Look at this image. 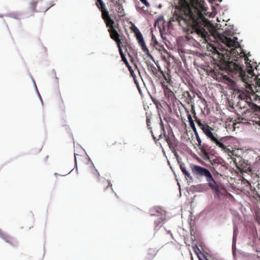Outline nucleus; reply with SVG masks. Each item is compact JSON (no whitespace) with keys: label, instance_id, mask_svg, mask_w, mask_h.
<instances>
[{"label":"nucleus","instance_id":"nucleus-31","mask_svg":"<svg viewBox=\"0 0 260 260\" xmlns=\"http://www.w3.org/2000/svg\"><path fill=\"white\" fill-rule=\"evenodd\" d=\"M143 4H144L146 6L149 5V3L147 1V0H140Z\"/></svg>","mask_w":260,"mask_h":260},{"label":"nucleus","instance_id":"nucleus-27","mask_svg":"<svg viewBox=\"0 0 260 260\" xmlns=\"http://www.w3.org/2000/svg\"><path fill=\"white\" fill-rule=\"evenodd\" d=\"M187 118H188L189 123L193 122V120H192V117H191V115L190 114V113H189V111H187Z\"/></svg>","mask_w":260,"mask_h":260},{"label":"nucleus","instance_id":"nucleus-20","mask_svg":"<svg viewBox=\"0 0 260 260\" xmlns=\"http://www.w3.org/2000/svg\"><path fill=\"white\" fill-rule=\"evenodd\" d=\"M129 72H130V74L131 75V76L133 77V79L134 80V82L135 83V84H136L137 85H138V82H137V80H136V76L134 73V71H133V70L132 69V67H129V69H128Z\"/></svg>","mask_w":260,"mask_h":260},{"label":"nucleus","instance_id":"nucleus-8","mask_svg":"<svg viewBox=\"0 0 260 260\" xmlns=\"http://www.w3.org/2000/svg\"><path fill=\"white\" fill-rule=\"evenodd\" d=\"M50 6L42 0H29L28 11L30 13H44L47 11Z\"/></svg>","mask_w":260,"mask_h":260},{"label":"nucleus","instance_id":"nucleus-14","mask_svg":"<svg viewBox=\"0 0 260 260\" xmlns=\"http://www.w3.org/2000/svg\"><path fill=\"white\" fill-rule=\"evenodd\" d=\"M199 149L207 158H209V154H213L212 153V150L211 149V147L207 144H203Z\"/></svg>","mask_w":260,"mask_h":260},{"label":"nucleus","instance_id":"nucleus-17","mask_svg":"<svg viewBox=\"0 0 260 260\" xmlns=\"http://www.w3.org/2000/svg\"><path fill=\"white\" fill-rule=\"evenodd\" d=\"M180 168L183 174L185 175V178L187 179H192V177L190 176V173L186 170L185 165L184 164H180Z\"/></svg>","mask_w":260,"mask_h":260},{"label":"nucleus","instance_id":"nucleus-35","mask_svg":"<svg viewBox=\"0 0 260 260\" xmlns=\"http://www.w3.org/2000/svg\"><path fill=\"white\" fill-rule=\"evenodd\" d=\"M5 233L3 232L2 230L0 229V237L1 238L2 236L4 235Z\"/></svg>","mask_w":260,"mask_h":260},{"label":"nucleus","instance_id":"nucleus-15","mask_svg":"<svg viewBox=\"0 0 260 260\" xmlns=\"http://www.w3.org/2000/svg\"><path fill=\"white\" fill-rule=\"evenodd\" d=\"M1 238L11 246H15L16 245V241L15 240L13 237H11L5 233L2 236Z\"/></svg>","mask_w":260,"mask_h":260},{"label":"nucleus","instance_id":"nucleus-42","mask_svg":"<svg viewBox=\"0 0 260 260\" xmlns=\"http://www.w3.org/2000/svg\"><path fill=\"white\" fill-rule=\"evenodd\" d=\"M201 260V259H200Z\"/></svg>","mask_w":260,"mask_h":260},{"label":"nucleus","instance_id":"nucleus-7","mask_svg":"<svg viewBox=\"0 0 260 260\" xmlns=\"http://www.w3.org/2000/svg\"><path fill=\"white\" fill-rule=\"evenodd\" d=\"M206 181L208 186L215 193V198L220 199L221 197L225 193L224 187L220 183L215 181L212 175L207 178Z\"/></svg>","mask_w":260,"mask_h":260},{"label":"nucleus","instance_id":"nucleus-30","mask_svg":"<svg viewBox=\"0 0 260 260\" xmlns=\"http://www.w3.org/2000/svg\"><path fill=\"white\" fill-rule=\"evenodd\" d=\"M192 111H193V113H194V116H193V117H194V119H195V121H197V120H200V121H201V122L202 123H203V122H202V121H201V120H200V119H198V118H197V117L196 116V113H195V111H194V109H192ZM197 123L198 124V123ZM203 123H205V122H203Z\"/></svg>","mask_w":260,"mask_h":260},{"label":"nucleus","instance_id":"nucleus-2","mask_svg":"<svg viewBox=\"0 0 260 260\" xmlns=\"http://www.w3.org/2000/svg\"><path fill=\"white\" fill-rule=\"evenodd\" d=\"M215 37H217L220 42L231 48L229 53L226 54V58L222 56L221 63L215 66L213 69L210 68L207 70L208 74L219 82H230L229 77L230 72L238 75L244 80L245 71L242 66L238 62L237 58L245 57V54L241 48L238 38L227 32L223 34L216 33Z\"/></svg>","mask_w":260,"mask_h":260},{"label":"nucleus","instance_id":"nucleus-33","mask_svg":"<svg viewBox=\"0 0 260 260\" xmlns=\"http://www.w3.org/2000/svg\"><path fill=\"white\" fill-rule=\"evenodd\" d=\"M124 63L125 64V65L126 66V67H127V68H128V69H129V67H132L129 65V63H128V61H126L125 62H124Z\"/></svg>","mask_w":260,"mask_h":260},{"label":"nucleus","instance_id":"nucleus-24","mask_svg":"<svg viewBox=\"0 0 260 260\" xmlns=\"http://www.w3.org/2000/svg\"><path fill=\"white\" fill-rule=\"evenodd\" d=\"M111 2L113 4V6L115 8L118 7L119 6L122 5L120 3V0H110Z\"/></svg>","mask_w":260,"mask_h":260},{"label":"nucleus","instance_id":"nucleus-36","mask_svg":"<svg viewBox=\"0 0 260 260\" xmlns=\"http://www.w3.org/2000/svg\"><path fill=\"white\" fill-rule=\"evenodd\" d=\"M194 135H195V136H196V138H198V137H200V136H199V134H198V132H194Z\"/></svg>","mask_w":260,"mask_h":260},{"label":"nucleus","instance_id":"nucleus-25","mask_svg":"<svg viewBox=\"0 0 260 260\" xmlns=\"http://www.w3.org/2000/svg\"><path fill=\"white\" fill-rule=\"evenodd\" d=\"M237 227L234 228V234H233V244L235 243L236 239H237Z\"/></svg>","mask_w":260,"mask_h":260},{"label":"nucleus","instance_id":"nucleus-9","mask_svg":"<svg viewBox=\"0 0 260 260\" xmlns=\"http://www.w3.org/2000/svg\"><path fill=\"white\" fill-rule=\"evenodd\" d=\"M108 32H109L110 36L112 40H113L114 41H115L117 45V47L118 48L119 52L120 55L121 56L122 60L124 62H125L127 60L124 53H123V51L121 49V46L122 47H125V45H124L123 44V43L121 42V41L120 39V35H119L118 31L117 30V29L116 28V29H114Z\"/></svg>","mask_w":260,"mask_h":260},{"label":"nucleus","instance_id":"nucleus-40","mask_svg":"<svg viewBox=\"0 0 260 260\" xmlns=\"http://www.w3.org/2000/svg\"><path fill=\"white\" fill-rule=\"evenodd\" d=\"M236 106H237V107H239L240 108H242L241 106L240 105V102H238V105H236Z\"/></svg>","mask_w":260,"mask_h":260},{"label":"nucleus","instance_id":"nucleus-10","mask_svg":"<svg viewBox=\"0 0 260 260\" xmlns=\"http://www.w3.org/2000/svg\"><path fill=\"white\" fill-rule=\"evenodd\" d=\"M192 173L197 177H205L207 180L212 174L207 169L200 166L190 164Z\"/></svg>","mask_w":260,"mask_h":260},{"label":"nucleus","instance_id":"nucleus-38","mask_svg":"<svg viewBox=\"0 0 260 260\" xmlns=\"http://www.w3.org/2000/svg\"><path fill=\"white\" fill-rule=\"evenodd\" d=\"M95 173H96L95 175L97 176V177H99V176H100V174H99V173L97 171V170H95Z\"/></svg>","mask_w":260,"mask_h":260},{"label":"nucleus","instance_id":"nucleus-6","mask_svg":"<svg viewBox=\"0 0 260 260\" xmlns=\"http://www.w3.org/2000/svg\"><path fill=\"white\" fill-rule=\"evenodd\" d=\"M95 5L102 12V17L106 23V26L108 27V31L116 29L115 21L111 19L109 11L106 8V6L102 0H96Z\"/></svg>","mask_w":260,"mask_h":260},{"label":"nucleus","instance_id":"nucleus-19","mask_svg":"<svg viewBox=\"0 0 260 260\" xmlns=\"http://www.w3.org/2000/svg\"><path fill=\"white\" fill-rule=\"evenodd\" d=\"M164 221V219L162 217H159L157 220L155 221V230H157V228L161 226V224Z\"/></svg>","mask_w":260,"mask_h":260},{"label":"nucleus","instance_id":"nucleus-1","mask_svg":"<svg viewBox=\"0 0 260 260\" xmlns=\"http://www.w3.org/2000/svg\"><path fill=\"white\" fill-rule=\"evenodd\" d=\"M203 4L201 0H180L170 22L177 21L188 35L195 33L206 40L209 35L204 27L211 23L203 13L206 11Z\"/></svg>","mask_w":260,"mask_h":260},{"label":"nucleus","instance_id":"nucleus-18","mask_svg":"<svg viewBox=\"0 0 260 260\" xmlns=\"http://www.w3.org/2000/svg\"><path fill=\"white\" fill-rule=\"evenodd\" d=\"M159 71L164 79L166 81L167 83L169 84H172L173 83V81H172L171 75L169 74H166L162 71L160 70Z\"/></svg>","mask_w":260,"mask_h":260},{"label":"nucleus","instance_id":"nucleus-34","mask_svg":"<svg viewBox=\"0 0 260 260\" xmlns=\"http://www.w3.org/2000/svg\"><path fill=\"white\" fill-rule=\"evenodd\" d=\"M189 125L190 126V127L192 128V127H194L195 126L194 125V122H190L189 123Z\"/></svg>","mask_w":260,"mask_h":260},{"label":"nucleus","instance_id":"nucleus-3","mask_svg":"<svg viewBox=\"0 0 260 260\" xmlns=\"http://www.w3.org/2000/svg\"><path fill=\"white\" fill-rule=\"evenodd\" d=\"M198 125L202 130L203 132L205 134L208 139H209L211 142L215 144L217 146L220 148L224 152L226 153L233 160L236 166L238 167V163L236 158L234 156H237L236 151L235 150H231L225 145V140L226 138L221 137L219 139L216 134L212 132L213 128L210 126L207 123H202L199 120H197Z\"/></svg>","mask_w":260,"mask_h":260},{"label":"nucleus","instance_id":"nucleus-32","mask_svg":"<svg viewBox=\"0 0 260 260\" xmlns=\"http://www.w3.org/2000/svg\"><path fill=\"white\" fill-rule=\"evenodd\" d=\"M202 102L204 103L205 105H207V102L205 99H202Z\"/></svg>","mask_w":260,"mask_h":260},{"label":"nucleus","instance_id":"nucleus-5","mask_svg":"<svg viewBox=\"0 0 260 260\" xmlns=\"http://www.w3.org/2000/svg\"><path fill=\"white\" fill-rule=\"evenodd\" d=\"M247 67L250 68V69H248L247 70V75H250L251 77H249L248 76L247 77L246 73L245 72L244 78L245 80H244L242 78H241L246 84V87L250 90L251 92L254 93L257 91L254 90L256 89V87L254 86L253 83H252V80H254L255 83L257 86L260 87V78H259V75H255L254 74L253 72L254 70L250 63H249V66Z\"/></svg>","mask_w":260,"mask_h":260},{"label":"nucleus","instance_id":"nucleus-12","mask_svg":"<svg viewBox=\"0 0 260 260\" xmlns=\"http://www.w3.org/2000/svg\"><path fill=\"white\" fill-rule=\"evenodd\" d=\"M132 30L135 33L136 39L142 51L148 56H150L149 50L145 44L143 36L139 29L136 26H134L132 27Z\"/></svg>","mask_w":260,"mask_h":260},{"label":"nucleus","instance_id":"nucleus-41","mask_svg":"<svg viewBox=\"0 0 260 260\" xmlns=\"http://www.w3.org/2000/svg\"><path fill=\"white\" fill-rule=\"evenodd\" d=\"M158 209H160L158 208L156 210V212H158V213H159V212Z\"/></svg>","mask_w":260,"mask_h":260},{"label":"nucleus","instance_id":"nucleus-16","mask_svg":"<svg viewBox=\"0 0 260 260\" xmlns=\"http://www.w3.org/2000/svg\"><path fill=\"white\" fill-rule=\"evenodd\" d=\"M157 253V250L156 248H149L146 254V258L147 260L152 259Z\"/></svg>","mask_w":260,"mask_h":260},{"label":"nucleus","instance_id":"nucleus-29","mask_svg":"<svg viewBox=\"0 0 260 260\" xmlns=\"http://www.w3.org/2000/svg\"><path fill=\"white\" fill-rule=\"evenodd\" d=\"M245 97H246V95L243 92H242V93H240L238 96V98L240 99L241 100L245 99Z\"/></svg>","mask_w":260,"mask_h":260},{"label":"nucleus","instance_id":"nucleus-23","mask_svg":"<svg viewBox=\"0 0 260 260\" xmlns=\"http://www.w3.org/2000/svg\"><path fill=\"white\" fill-rule=\"evenodd\" d=\"M103 184H104L103 185V188L105 190L108 189L110 187L112 186V184L108 180H105V181H104Z\"/></svg>","mask_w":260,"mask_h":260},{"label":"nucleus","instance_id":"nucleus-13","mask_svg":"<svg viewBox=\"0 0 260 260\" xmlns=\"http://www.w3.org/2000/svg\"><path fill=\"white\" fill-rule=\"evenodd\" d=\"M162 87L164 88V92L166 97L171 100L174 99L175 94L174 92L168 87L167 85H166L164 82H161Z\"/></svg>","mask_w":260,"mask_h":260},{"label":"nucleus","instance_id":"nucleus-22","mask_svg":"<svg viewBox=\"0 0 260 260\" xmlns=\"http://www.w3.org/2000/svg\"><path fill=\"white\" fill-rule=\"evenodd\" d=\"M127 143L126 142L125 140L123 139H120L117 141H115L114 143L112 144V145H125Z\"/></svg>","mask_w":260,"mask_h":260},{"label":"nucleus","instance_id":"nucleus-26","mask_svg":"<svg viewBox=\"0 0 260 260\" xmlns=\"http://www.w3.org/2000/svg\"><path fill=\"white\" fill-rule=\"evenodd\" d=\"M186 94L187 95V100L188 101V103H189L192 100V98L188 91L186 92Z\"/></svg>","mask_w":260,"mask_h":260},{"label":"nucleus","instance_id":"nucleus-37","mask_svg":"<svg viewBox=\"0 0 260 260\" xmlns=\"http://www.w3.org/2000/svg\"><path fill=\"white\" fill-rule=\"evenodd\" d=\"M191 128L192 129L193 132H197V128L195 126L194 127H192Z\"/></svg>","mask_w":260,"mask_h":260},{"label":"nucleus","instance_id":"nucleus-4","mask_svg":"<svg viewBox=\"0 0 260 260\" xmlns=\"http://www.w3.org/2000/svg\"><path fill=\"white\" fill-rule=\"evenodd\" d=\"M146 116L147 125L148 127V129L150 130V132L152 134V136L153 137V139L154 140H157L156 138L153 134L152 128L150 126V121L151 119H152L153 118L152 115L151 114V112H146ZM159 119L160 121V133H155L156 135H158V139L157 140H159L164 137L165 139V141L168 143L169 148L171 149V150L173 152L175 151L176 148L178 145V141L176 139L175 136L174 135L173 133L170 125H169V126L170 129V132H168V134H167L165 131L164 124L161 120L160 115H159Z\"/></svg>","mask_w":260,"mask_h":260},{"label":"nucleus","instance_id":"nucleus-28","mask_svg":"<svg viewBox=\"0 0 260 260\" xmlns=\"http://www.w3.org/2000/svg\"><path fill=\"white\" fill-rule=\"evenodd\" d=\"M197 141H198V147L199 148L201 147L202 146V145H203L202 144V140L200 138V137H198V138H197Z\"/></svg>","mask_w":260,"mask_h":260},{"label":"nucleus","instance_id":"nucleus-11","mask_svg":"<svg viewBox=\"0 0 260 260\" xmlns=\"http://www.w3.org/2000/svg\"><path fill=\"white\" fill-rule=\"evenodd\" d=\"M214 171L217 174H220L226 169L225 161L221 158L218 157L210 160Z\"/></svg>","mask_w":260,"mask_h":260},{"label":"nucleus","instance_id":"nucleus-39","mask_svg":"<svg viewBox=\"0 0 260 260\" xmlns=\"http://www.w3.org/2000/svg\"><path fill=\"white\" fill-rule=\"evenodd\" d=\"M245 63H247V62L249 60V59L247 57H246V58H245Z\"/></svg>","mask_w":260,"mask_h":260},{"label":"nucleus","instance_id":"nucleus-21","mask_svg":"<svg viewBox=\"0 0 260 260\" xmlns=\"http://www.w3.org/2000/svg\"><path fill=\"white\" fill-rule=\"evenodd\" d=\"M116 11L118 14H119L121 16L124 15V12L122 5L119 6L118 7H116Z\"/></svg>","mask_w":260,"mask_h":260}]
</instances>
